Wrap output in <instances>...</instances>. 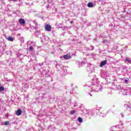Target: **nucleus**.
<instances>
[{"label": "nucleus", "instance_id": "nucleus-15", "mask_svg": "<svg viewBox=\"0 0 131 131\" xmlns=\"http://www.w3.org/2000/svg\"><path fill=\"white\" fill-rule=\"evenodd\" d=\"M12 2H17V0H12Z\"/></svg>", "mask_w": 131, "mask_h": 131}, {"label": "nucleus", "instance_id": "nucleus-3", "mask_svg": "<svg viewBox=\"0 0 131 131\" xmlns=\"http://www.w3.org/2000/svg\"><path fill=\"white\" fill-rule=\"evenodd\" d=\"M107 64V60H103L101 61L100 64V67H103L104 66Z\"/></svg>", "mask_w": 131, "mask_h": 131}, {"label": "nucleus", "instance_id": "nucleus-8", "mask_svg": "<svg viewBox=\"0 0 131 131\" xmlns=\"http://www.w3.org/2000/svg\"><path fill=\"white\" fill-rule=\"evenodd\" d=\"M75 113V110H72L70 111V114H71V115H73V114H74Z\"/></svg>", "mask_w": 131, "mask_h": 131}, {"label": "nucleus", "instance_id": "nucleus-1", "mask_svg": "<svg viewBox=\"0 0 131 131\" xmlns=\"http://www.w3.org/2000/svg\"><path fill=\"white\" fill-rule=\"evenodd\" d=\"M63 59H65L66 60H69L72 58V56L70 55V54H66L63 56Z\"/></svg>", "mask_w": 131, "mask_h": 131}, {"label": "nucleus", "instance_id": "nucleus-2", "mask_svg": "<svg viewBox=\"0 0 131 131\" xmlns=\"http://www.w3.org/2000/svg\"><path fill=\"white\" fill-rule=\"evenodd\" d=\"M45 29L47 31H51L52 30V26L50 25H46L45 26Z\"/></svg>", "mask_w": 131, "mask_h": 131}, {"label": "nucleus", "instance_id": "nucleus-16", "mask_svg": "<svg viewBox=\"0 0 131 131\" xmlns=\"http://www.w3.org/2000/svg\"><path fill=\"white\" fill-rule=\"evenodd\" d=\"M72 23H73V21H71V24H72Z\"/></svg>", "mask_w": 131, "mask_h": 131}, {"label": "nucleus", "instance_id": "nucleus-14", "mask_svg": "<svg viewBox=\"0 0 131 131\" xmlns=\"http://www.w3.org/2000/svg\"><path fill=\"white\" fill-rule=\"evenodd\" d=\"M125 83H127V80H125Z\"/></svg>", "mask_w": 131, "mask_h": 131}, {"label": "nucleus", "instance_id": "nucleus-11", "mask_svg": "<svg viewBox=\"0 0 131 131\" xmlns=\"http://www.w3.org/2000/svg\"><path fill=\"white\" fill-rule=\"evenodd\" d=\"M78 120L79 122H82V119L81 117H79L78 118Z\"/></svg>", "mask_w": 131, "mask_h": 131}, {"label": "nucleus", "instance_id": "nucleus-7", "mask_svg": "<svg viewBox=\"0 0 131 131\" xmlns=\"http://www.w3.org/2000/svg\"><path fill=\"white\" fill-rule=\"evenodd\" d=\"M125 60H126V62H127L129 64H131V59L130 58L126 57Z\"/></svg>", "mask_w": 131, "mask_h": 131}, {"label": "nucleus", "instance_id": "nucleus-10", "mask_svg": "<svg viewBox=\"0 0 131 131\" xmlns=\"http://www.w3.org/2000/svg\"><path fill=\"white\" fill-rule=\"evenodd\" d=\"M5 125H9L10 124V122L9 121H6L4 122Z\"/></svg>", "mask_w": 131, "mask_h": 131}, {"label": "nucleus", "instance_id": "nucleus-4", "mask_svg": "<svg viewBox=\"0 0 131 131\" xmlns=\"http://www.w3.org/2000/svg\"><path fill=\"white\" fill-rule=\"evenodd\" d=\"M16 115H17V116H20V115L22 114V111L21 110V109L17 110V111L16 112Z\"/></svg>", "mask_w": 131, "mask_h": 131}, {"label": "nucleus", "instance_id": "nucleus-5", "mask_svg": "<svg viewBox=\"0 0 131 131\" xmlns=\"http://www.w3.org/2000/svg\"><path fill=\"white\" fill-rule=\"evenodd\" d=\"M18 22L20 23V24H25V20L23 18L19 19Z\"/></svg>", "mask_w": 131, "mask_h": 131}, {"label": "nucleus", "instance_id": "nucleus-13", "mask_svg": "<svg viewBox=\"0 0 131 131\" xmlns=\"http://www.w3.org/2000/svg\"><path fill=\"white\" fill-rule=\"evenodd\" d=\"M30 51H33V47L32 46H30L29 47Z\"/></svg>", "mask_w": 131, "mask_h": 131}, {"label": "nucleus", "instance_id": "nucleus-12", "mask_svg": "<svg viewBox=\"0 0 131 131\" xmlns=\"http://www.w3.org/2000/svg\"><path fill=\"white\" fill-rule=\"evenodd\" d=\"M5 91V88H4V86H0V91Z\"/></svg>", "mask_w": 131, "mask_h": 131}, {"label": "nucleus", "instance_id": "nucleus-6", "mask_svg": "<svg viewBox=\"0 0 131 131\" xmlns=\"http://www.w3.org/2000/svg\"><path fill=\"white\" fill-rule=\"evenodd\" d=\"M88 7L89 8H93V7H94V4L92 2L89 3L88 4Z\"/></svg>", "mask_w": 131, "mask_h": 131}, {"label": "nucleus", "instance_id": "nucleus-9", "mask_svg": "<svg viewBox=\"0 0 131 131\" xmlns=\"http://www.w3.org/2000/svg\"><path fill=\"white\" fill-rule=\"evenodd\" d=\"M8 40L9 41H13L14 40V39L13 38H12V37H9L8 38Z\"/></svg>", "mask_w": 131, "mask_h": 131}]
</instances>
